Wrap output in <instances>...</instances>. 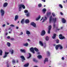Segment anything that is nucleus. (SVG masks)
Listing matches in <instances>:
<instances>
[{"mask_svg": "<svg viewBox=\"0 0 67 67\" xmlns=\"http://www.w3.org/2000/svg\"><path fill=\"white\" fill-rule=\"evenodd\" d=\"M57 20V19H56V18H53V17H50L49 18V23H52V22H53L54 23L53 24V27L54 29H55L56 26V24H55V23H56V22Z\"/></svg>", "mask_w": 67, "mask_h": 67, "instance_id": "1", "label": "nucleus"}, {"mask_svg": "<svg viewBox=\"0 0 67 67\" xmlns=\"http://www.w3.org/2000/svg\"><path fill=\"white\" fill-rule=\"evenodd\" d=\"M59 38L60 40H63V39H65V37L64 36H63V35L62 34H60L59 35Z\"/></svg>", "mask_w": 67, "mask_h": 67, "instance_id": "2", "label": "nucleus"}, {"mask_svg": "<svg viewBox=\"0 0 67 67\" xmlns=\"http://www.w3.org/2000/svg\"><path fill=\"white\" fill-rule=\"evenodd\" d=\"M52 29V26L50 25L48 26V31L47 33L48 34H50L51 33V30Z\"/></svg>", "mask_w": 67, "mask_h": 67, "instance_id": "3", "label": "nucleus"}, {"mask_svg": "<svg viewBox=\"0 0 67 67\" xmlns=\"http://www.w3.org/2000/svg\"><path fill=\"white\" fill-rule=\"evenodd\" d=\"M46 33L45 31L43 30L42 31L41 33V36H44L45 34Z\"/></svg>", "mask_w": 67, "mask_h": 67, "instance_id": "4", "label": "nucleus"}, {"mask_svg": "<svg viewBox=\"0 0 67 67\" xmlns=\"http://www.w3.org/2000/svg\"><path fill=\"white\" fill-rule=\"evenodd\" d=\"M0 13L1 14V16H3L4 14V11L2 9L0 10Z\"/></svg>", "mask_w": 67, "mask_h": 67, "instance_id": "5", "label": "nucleus"}, {"mask_svg": "<svg viewBox=\"0 0 67 67\" xmlns=\"http://www.w3.org/2000/svg\"><path fill=\"white\" fill-rule=\"evenodd\" d=\"M30 24L31 25H32L34 27H36V24L35 23H34V22H32Z\"/></svg>", "mask_w": 67, "mask_h": 67, "instance_id": "6", "label": "nucleus"}, {"mask_svg": "<svg viewBox=\"0 0 67 67\" xmlns=\"http://www.w3.org/2000/svg\"><path fill=\"white\" fill-rule=\"evenodd\" d=\"M34 48L33 47H32L30 49V52H32L33 54L35 53V52H34Z\"/></svg>", "mask_w": 67, "mask_h": 67, "instance_id": "7", "label": "nucleus"}, {"mask_svg": "<svg viewBox=\"0 0 67 67\" xmlns=\"http://www.w3.org/2000/svg\"><path fill=\"white\" fill-rule=\"evenodd\" d=\"M20 51L21 52L23 53H26V50L25 49H20Z\"/></svg>", "mask_w": 67, "mask_h": 67, "instance_id": "8", "label": "nucleus"}, {"mask_svg": "<svg viewBox=\"0 0 67 67\" xmlns=\"http://www.w3.org/2000/svg\"><path fill=\"white\" fill-rule=\"evenodd\" d=\"M61 21L63 23H65L66 22V20L64 18L62 19Z\"/></svg>", "mask_w": 67, "mask_h": 67, "instance_id": "9", "label": "nucleus"}, {"mask_svg": "<svg viewBox=\"0 0 67 67\" xmlns=\"http://www.w3.org/2000/svg\"><path fill=\"white\" fill-rule=\"evenodd\" d=\"M51 12H47L46 13V15L48 17L49 16H50V15H51Z\"/></svg>", "mask_w": 67, "mask_h": 67, "instance_id": "10", "label": "nucleus"}, {"mask_svg": "<svg viewBox=\"0 0 67 67\" xmlns=\"http://www.w3.org/2000/svg\"><path fill=\"white\" fill-rule=\"evenodd\" d=\"M46 11V9L45 8H44L42 10V12L43 14H45V13Z\"/></svg>", "mask_w": 67, "mask_h": 67, "instance_id": "11", "label": "nucleus"}, {"mask_svg": "<svg viewBox=\"0 0 67 67\" xmlns=\"http://www.w3.org/2000/svg\"><path fill=\"white\" fill-rule=\"evenodd\" d=\"M8 3H5L3 4V7H7V6L8 5Z\"/></svg>", "mask_w": 67, "mask_h": 67, "instance_id": "12", "label": "nucleus"}, {"mask_svg": "<svg viewBox=\"0 0 67 67\" xmlns=\"http://www.w3.org/2000/svg\"><path fill=\"white\" fill-rule=\"evenodd\" d=\"M56 34H53V36L52 37V38L53 39H54L56 38Z\"/></svg>", "mask_w": 67, "mask_h": 67, "instance_id": "13", "label": "nucleus"}, {"mask_svg": "<svg viewBox=\"0 0 67 67\" xmlns=\"http://www.w3.org/2000/svg\"><path fill=\"white\" fill-rule=\"evenodd\" d=\"M34 49L35 50V51L36 52H38L39 50L38 49L36 48V47H35L34 48Z\"/></svg>", "mask_w": 67, "mask_h": 67, "instance_id": "14", "label": "nucleus"}, {"mask_svg": "<svg viewBox=\"0 0 67 67\" xmlns=\"http://www.w3.org/2000/svg\"><path fill=\"white\" fill-rule=\"evenodd\" d=\"M21 24H23L24 23V19H23L21 20Z\"/></svg>", "mask_w": 67, "mask_h": 67, "instance_id": "15", "label": "nucleus"}, {"mask_svg": "<svg viewBox=\"0 0 67 67\" xmlns=\"http://www.w3.org/2000/svg\"><path fill=\"white\" fill-rule=\"evenodd\" d=\"M20 58L21 59H23V60H25V58H24V57L23 55H21L20 56Z\"/></svg>", "mask_w": 67, "mask_h": 67, "instance_id": "16", "label": "nucleus"}, {"mask_svg": "<svg viewBox=\"0 0 67 67\" xmlns=\"http://www.w3.org/2000/svg\"><path fill=\"white\" fill-rule=\"evenodd\" d=\"M29 65V63H27L26 64H25L24 65V67H28Z\"/></svg>", "mask_w": 67, "mask_h": 67, "instance_id": "17", "label": "nucleus"}, {"mask_svg": "<svg viewBox=\"0 0 67 67\" xmlns=\"http://www.w3.org/2000/svg\"><path fill=\"white\" fill-rule=\"evenodd\" d=\"M59 48V44L57 45L55 47V48L56 50H57L58 48Z\"/></svg>", "mask_w": 67, "mask_h": 67, "instance_id": "18", "label": "nucleus"}, {"mask_svg": "<svg viewBox=\"0 0 67 67\" xmlns=\"http://www.w3.org/2000/svg\"><path fill=\"white\" fill-rule=\"evenodd\" d=\"M25 22L26 23H29L30 22V21H29V20L28 19H26L25 20Z\"/></svg>", "mask_w": 67, "mask_h": 67, "instance_id": "19", "label": "nucleus"}, {"mask_svg": "<svg viewBox=\"0 0 67 67\" xmlns=\"http://www.w3.org/2000/svg\"><path fill=\"white\" fill-rule=\"evenodd\" d=\"M59 46L60 49H63V47H62V46L60 44H59Z\"/></svg>", "mask_w": 67, "mask_h": 67, "instance_id": "20", "label": "nucleus"}, {"mask_svg": "<svg viewBox=\"0 0 67 67\" xmlns=\"http://www.w3.org/2000/svg\"><path fill=\"white\" fill-rule=\"evenodd\" d=\"M33 60L34 61V62H35V63H37V62H38V61L35 58L33 59Z\"/></svg>", "mask_w": 67, "mask_h": 67, "instance_id": "21", "label": "nucleus"}, {"mask_svg": "<svg viewBox=\"0 0 67 67\" xmlns=\"http://www.w3.org/2000/svg\"><path fill=\"white\" fill-rule=\"evenodd\" d=\"M39 43L42 46H43V45H44L43 44V43L41 41H40L39 42Z\"/></svg>", "mask_w": 67, "mask_h": 67, "instance_id": "22", "label": "nucleus"}, {"mask_svg": "<svg viewBox=\"0 0 67 67\" xmlns=\"http://www.w3.org/2000/svg\"><path fill=\"white\" fill-rule=\"evenodd\" d=\"M48 61V58H45V60L44 61V63L45 64L46 62H47Z\"/></svg>", "mask_w": 67, "mask_h": 67, "instance_id": "23", "label": "nucleus"}, {"mask_svg": "<svg viewBox=\"0 0 67 67\" xmlns=\"http://www.w3.org/2000/svg\"><path fill=\"white\" fill-rule=\"evenodd\" d=\"M37 57L39 59H40V58H42V56L41 55H39L37 56Z\"/></svg>", "mask_w": 67, "mask_h": 67, "instance_id": "24", "label": "nucleus"}, {"mask_svg": "<svg viewBox=\"0 0 67 67\" xmlns=\"http://www.w3.org/2000/svg\"><path fill=\"white\" fill-rule=\"evenodd\" d=\"M12 62L13 63V64L14 65V64H15L16 62H15V60L14 59L12 61Z\"/></svg>", "mask_w": 67, "mask_h": 67, "instance_id": "25", "label": "nucleus"}, {"mask_svg": "<svg viewBox=\"0 0 67 67\" xmlns=\"http://www.w3.org/2000/svg\"><path fill=\"white\" fill-rule=\"evenodd\" d=\"M2 53H3V52L2 50L0 49V55L2 56Z\"/></svg>", "mask_w": 67, "mask_h": 67, "instance_id": "26", "label": "nucleus"}, {"mask_svg": "<svg viewBox=\"0 0 67 67\" xmlns=\"http://www.w3.org/2000/svg\"><path fill=\"white\" fill-rule=\"evenodd\" d=\"M29 44L27 43H25L23 44V45L24 46H27Z\"/></svg>", "mask_w": 67, "mask_h": 67, "instance_id": "27", "label": "nucleus"}, {"mask_svg": "<svg viewBox=\"0 0 67 67\" xmlns=\"http://www.w3.org/2000/svg\"><path fill=\"white\" fill-rule=\"evenodd\" d=\"M7 45L8 47H10L11 46V44L9 42H7Z\"/></svg>", "mask_w": 67, "mask_h": 67, "instance_id": "28", "label": "nucleus"}, {"mask_svg": "<svg viewBox=\"0 0 67 67\" xmlns=\"http://www.w3.org/2000/svg\"><path fill=\"white\" fill-rule=\"evenodd\" d=\"M55 42H56V43H59V40L58 39L55 40Z\"/></svg>", "mask_w": 67, "mask_h": 67, "instance_id": "29", "label": "nucleus"}, {"mask_svg": "<svg viewBox=\"0 0 67 67\" xmlns=\"http://www.w3.org/2000/svg\"><path fill=\"white\" fill-rule=\"evenodd\" d=\"M46 41H47L49 40V37H48V36H47L46 37Z\"/></svg>", "mask_w": 67, "mask_h": 67, "instance_id": "30", "label": "nucleus"}, {"mask_svg": "<svg viewBox=\"0 0 67 67\" xmlns=\"http://www.w3.org/2000/svg\"><path fill=\"white\" fill-rule=\"evenodd\" d=\"M30 33H31L29 31H26V34H30Z\"/></svg>", "mask_w": 67, "mask_h": 67, "instance_id": "31", "label": "nucleus"}, {"mask_svg": "<svg viewBox=\"0 0 67 67\" xmlns=\"http://www.w3.org/2000/svg\"><path fill=\"white\" fill-rule=\"evenodd\" d=\"M42 4L41 3L39 4L38 5V7L39 8H41L42 7Z\"/></svg>", "mask_w": 67, "mask_h": 67, "instance_id": "32", "label": "nucleus"}, {"mask_svg": "<svg viewBox=\"0 0 67 67\" xmlns=\"http://www.w3.org/2000/svg\"><path fill=\"white\" fill-rule=\"evenodd\" d=\"M52 15H53V17H55L56 15H55V14L54 13H52Z\"/></svg>", "mask_w": 67, "mask_h": 67, "instance_id": "33", "label": "nucleus"}, {"mask_svg": "<svg viewBox=\"0 0 67 67\" xmlns=\"http://www.w3.org/2000/svg\"><path fill=\"white\" fill-rule=\"evenodd\" d=\"M21 6L23 8V9H25V6H24V5H23L22 4H21Z\"/></svg>", "mask_w": 67, "mask_h": 67, "instance_id": "34", "label": "nucleus"}, {"mask_svg": "<svg viewBox=\"0 0 67 67\" xmlns=\"http://www.w3.org/2000/svg\"><path fill=\"white\" fill-rule=\"evenodd\" d=\"M59 7H60L62 9L63 8V6H62V5L61 4H59Z\"/></svg>", "mask_w": 67, "mask_h": 67, "instance_id": "35", "label": "nucleus"}, {"mask_svg": "<svg viewBox=\"0 0 67 67\" xmlns=\"http://www.w3.org/2000/svg\"><path fill=\"white\" fill-rule=\"evenodd\" d=\"M21 5H19V10H20H20H21V9H22V6H21Z\"/></svg>", "mask_w": 67, "mask_h": 67, "instance_id": "36", "label": "nucleus"}, {"mask_svg": "<svg viewBox=\"0 0 67 67\" xmlns=\"http://www.w3.org/2000/svg\"><path fill=\"white\" fill-rule=\"evenodd\" d=\"M40 18H41V17H38L36 19V21H38V20H39V19H40Z\"/></svg>", "mask_w": 67, "mask_h": 67, "instance_id": "37", "label": "nucleus"}, {"mask_svg": "<svg viewBox=\"0 0 67 67\" xmlns=\"http://www.w3.org/2000/svg\"><path fill=\"white\" fill-rule=\"evenodd\" d=\"M7 56H8L7 55H5L3 56V58H5Z\"/></svg>", "mask_w": 67, "mask_h": 67, "instance_id": "38", "label": "nucleus"}, {"mask_svg": "<svg viewBox=\"0 0 67 67\" xmlns=\"http://www.w3.org/2000/svg\"><path fill=\"white\" fill-rule=\"evenodd\" d=\"M9 53V52H5V55H8Z\"/></svg>", "mask_w": 67, "mask_h": 67, "instance_id": "39", "label": "nucleus"}, {"mask_svg": "<svg viewBox=\"0 0 67 67\" xmlns=\"http://www.w3.org/2000/svg\"><path fill=\"white\" fill-rule=\"evenodd\" d=\"M47 55H48L49 56V55H50V53H49V52L48 51L47 52Z\"/></svg>", "mask_w": 67, "mask_h": 67, "instance_id": "40", "label": "nucleus"}, {"mask_svg": "<svg viewBox=\"0 0 67 67\" xmlns=\"http://www.w3.org/2000/svg\"><path fill=\"white\" fill-rule=\"evenodd\" d=\"M29 57H27L28 58H30L31 57V54L29 53Z\"/></svg>", "mask_w": 67, "mask_h": 67, "instance_id": "41", "label": "nucleus"}, {"mask_svg": "<svg viewBox=\"0 0 67 67\" xmlns=\"http://www.w3.org/2000/svg\"><path fill=\"white\" fill-rule=\"evenodd\" d=\"M26 16L27 17H29L30 16V13H28L27 14H26Z\"/></svg>", "mask_w": 67, "mask_h": 67, "instance_id": "42", "label": "nucleus"}, {"mask_svg": "<svg viewBox=\"0 0 67 67\" xmlns=\"http://www.w3.org/2000/svg\"><path fill=\"white\" fill-rule=\"evenodd\" d=\"M18 19V17H15V21H16V20Z\"/></svg>", "mask_w": 67, "mask_h": 67, "instance_id": "43", "label": "nucleus"}, {"mask_svg": "<svg viewBox=\"0 0 67 67\" xmlns=\"http://www.w3.org/2000/svg\"><path fill=\"white\" fill-rule=\"evenodd\" d=\"M13 50H12L11 51V53L12 54H13Z\"/></svg>", "mask_w": 67, "mask_h": 67, "instance_id": "44", "label": "nucleus"}, {"mask_svg": "<svg viewBox=\"0 0 67 67\" xmlns=\"http://www.w3.org/2000/svg\"><path fill=\"white\" fill-rule=\"evenodd\" d=\"M10 26H11V27H14V25H13V24H11L10 25Z\"/></svg>", "mask_w": 67, "mask_h": 67, "instance_id": "45", "label": "nucleus"}, {"mask_svg": "<svg viewBox=\"0 0 67 67\" xmlns=\"http://www.w3.org/2000/svg\"><path fill=\"white\" fill-rule=\"evenodd\" d=\"M24 12L25 13H27L28 12V11L26 10H25L24 11Z\"/></svg>", "mask_w": 67, "mask_h": 67, "instance_id": "46", "label": "nucleus"}, {"mask_svg": "<svg viewBox=\"0 0 67 67\" xmlns=\"http://www.w3.org/2000/svg\"><path fill=\"white\" fill-rule=\"evenodd\" d=\"M45 21H46V20H45V19H43V21H42V23L44 22H45Z\"/></svg>", "mask_w": 67, "mask_h": 67, "instance_id": "47", "label": "nucleus"}, {"mask_svg": "<svg viewBox=\"0 0 67 67\" xmlns=\"http://www.w3.org/2000/svg\"><path fill=\"white\" fill-rule=\"evenodd\" d=\"M7 38H8V39H10V36H8L7 37Z\"/></svg>", "mask_w": 67, "mask_h": 67, "instance_id": "48", "label": "nucleus"}, {"mask_svg": "<svg viewBox=\"0 0 67 67\" xmlns=\"http://www.w3.org/2000/svg\"><path fill=\"white\" fill-rule=\"evenodd\" d=\"M11 40H12V41H13V40H14V39L13 38H12L10 39Z\"/></svg>", "mask_w": 67, "mask_h": 67, "instance_id": "49", "label": "nucleus"}, {"mask_svg": "<svg viewBox=\"0 0 67 67\" xmlns=\"http://www.w3.org/2000/svg\"><path fill=\"white\" fill-rule=\"evenodd\" d=\"M60 14L62 15H63V13L62 12H60Z\"/></svg>", "mask_w": 67, "mask_h": 67, "instance_id": "50", "label": "nucleus"}, {"mask_svg": "<svg viewBox=\"0 0 67 67\" xmlns=\"http://www.w3.org/2000/svg\"><path fill=\"white\" fill-rule=\"evenodd\" d=\"M5 26V24L3 25H2L3 27H4V26Z\"/></svg>", "mask_w": 67, "mask_h": 67, "instance_id": "51", "label": "nucleus"}, {"mask_svg": "<svg viewBox=\"0 0 67 67\" xmlns=\"http://www.w3.org/2000/svg\"><path fill=\"white\" fill-rule=\"evenodd\" d=\"M62 59V60H64V57H62V58H61Z\"/></svg>", "mask_w": 67, "mask_h": 67, "instance_id": "52", "label": "nucleus"}, {"mask_svg": "<svg viewBox=\"0 0 67 67\" xmlns=\"http://www.w3.org/2000/svg\"><path fill=\"white\" fill-rule=\"evenodd\" d=\"M7 67H9V64H8V62L7 63Z\"/></svg>", "mask_w": 67, "mask_h": 67, "instance_id": "53", "label": "nucleus"}, {"mask_svg": "<svg viewBox=\"0 0 67 67\" xmlns=\"http://www.w3.org/2000/svg\"><path fill=\"white\" fill-rule=\"evenodd\" d=\"M23 32H21L20 33V35H23Z\"/></svg>", "mask_w": 67, "mask_h": 67, "instance_id": "54", "label": "nucleus"}, {"mask_svg": "<svg viewBox=\"0 0 67 67\" xmlns=\"http://www.w3.org/2000/svg\"><path fill=\"white\" fill-rule=\"evenodd\" d=\"M15 17H18V15H16Z\"/></svg>", "mask_w": 67, "mask_h": 67, "instance_id": "55", "label": "nucleus"}, {"mask_svg": "<svg viewBox=\"0 0 67 67\" xmlns=\"http://www.w3.org/2000/svg\"><path fill=\"white\" fill-rule=\"evenodd\" d=\"M42 1H43V2H45V0H41Z\"/></svg>", "mask_w": 67, "mask_h": 67, "instance_id": "56", "label": "nucleus"}, {"mask_svg": "<svg viewBox=\"0 0 67 67\" xmlns=\"http://www.w3.org/2000/svg\"><path fill=\"white\" fill-rule=\"evenodd\" d=\"M5 35H8V33H6L5 34Z\"/></svg>", "mask_w": 67, "mask_h": 67, "instance_id": "57", "label": "nucleus"}, {"mask_svg": "<svg viewBox=\"0 0 67 67\" xmlns=\"http://www.w3.org/2000/svg\"><path fill=\"white\" fill-rule=\"evenodd\" d=\"M43 17H42V19H41V20H40V21H42V20H43Z\"/></svg>", "mask_w": 67, "mask_h": 67, "instance_id": "58", "label": "nucleus"}, {"mask_svg": "<svg viewBox=\"0 0 67 67\" xmlns=\"http://www.w3.org/2000/svg\"><path fill=\"white\" fill-rule=\"evenodd\" d=\"M45 20H47V17H45Z\"/></svg>", "mask_w": 67, "mask_h": 67, "instance_id": "59", "label": "nucleus"}, {"mask_svg": "<svg viewBox=\"0 0 67 67\" xmlns=\"http://www.w3.org/2000/svg\"><path fill=\"white\" fill-rule=\"evenodd\" d=\"M57 30H58V31H59V30H60V29H57Z\"/></svg>", "mask_w": 67, "mask_h": 67, "instance_id": "60", "label": "nucleus"}, {"mask_svg": "<svg viewBox=\"0 0 67 67\" xmlns=\"http://www.w3.org/2000/svg\"><path fill=\"white\" fill-rule=\"evenodd\" d=\"M19 29V27H16V29Z\"/></svg>", "mask_w": 67, "mask_h": 67, "instance_id": "61", "label": "nucleus"}, {"mask_svg": "<svg viewBox=\"0 0 67 67\" xmlns=\"http://www.w3.org/2000/svg\"><path fill=\"white\" fill-rule=\"evenodd\" d=\"M63 3H65V1H63Z\"/></svg>", "mask_w": 67, "mask_h": 67, "instance_id": "62", "label": "nucleus"}, {"mask_svg": "<svg viewBox=\"0 0 67 67\" xmlns=\"http://www.w3.org/2000/svg\"><path fill=\"white\" fill-rule=\"evenodd\" d=\"M27 40L28 41H30V39H27Z\"/></svg>", "mask_w": 67, "mask_h": 67, "instance_id": "63", "label": "nucleus"}, {"mask_svg": "<svg viewBox=\"0 0 67 67\" xmlns=\"http://www.w3.org/2000/svg\"><path fill=\"white\" fill-rule=\"evenodd\" d=\"M63 27H61L60 28L61 29H63Z\"/></svg>", "mask_w": 67, "mask_h": 67, "instance_id": "64", "label": "nucleus"}]
</instances>
